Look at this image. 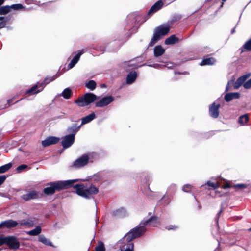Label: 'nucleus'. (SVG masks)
Listing matches in <instances>:
<instances>
[{
  "label": "nucleus",
  "mask_w": 251,
  "mask_h": 251,
  "mask_svg": "<svg viewBox=\"0 0 251 251\" xmlns=\"http://www.w3.org/2000/svg\"><path fill=\"white\" fill-rule=\"evenodd\" d=\"M159 223V219L156 217H151L147 220L144 219L137 227L131 229L130 232L127 233L124 236V239L129 241L139 237L145 232V226H157Z\"/></svg>",
  "instance_id": "1"
},
{
  "label": "nucleus",
  "mask_w": 251,
  "mask_h": 251,
  "mask_svg": "<svg viewBox=\"0 0 251 251\" xmlns=\"http://www.w3.org/2000/svg\"><path fill=\"white\" fill-rule=\"evenodd\" d=\"M78 181V179H75L48 183L46 184L48 187L43 189V193L46 195H52L54 194L56 191H59L72 187L73 184Z\"/></svg>",
  "instance_id": "2"
},
{
  "label": "nucleus",
  "mask_w": 251,
  "mask_h": 251,
  "mask_svg": "<svg viewBox=\"0 0 251 251\" xmlns=\"http://www.w3.org/2000/svg\"><path fill=\"white\" fill-rule=\"evenodd\" d=\"M170 29V26L167 24L161 25L157 27L154 31L153 36L149 44V46H152L162 36L167 34Z\"/></svg>",
  "instance_id": "3"
},
{
  "label": "nucleus",
  "mask_w": 251,
  "mask_h": 251,
  "mask_svg": "<svg viewBox=\"0 0 251 251\" xmlns=\"http://www.w3.org/2000/svg\"><path fill=\"white\" fill-rule=\"evenodd\" d=\"M98 192V188L92 184L84 185L79 183V196L81 197L90 199L93 195L97 194Z\"/></svg>",
  "instance_id": "4"
},
{
  "label": "nucleus",
  "mask_w": 251,
  "mask_h": 251,
  "mask_svg": "<svg viewBox=\"0 0 251 251\" xmlns=\"http://www.w3.org/2000/svg\"><path fill=\"white\" fill-rule=\"evenodd\" d=\"M250 75V74L242 75L239 77L236 82H234L233 80L229 81L226 86V91H228L230 90L232 86L234 87L235 89H238L242 85L244 86V84L246 82V80Z\"/></svg>",
  "instance_id": "5"
},
{
  "label": "nucleus",
  "mask_w": 251,
  "mask_h": 251,
  "mask_svg": "<svg viewBox=\"0 0 251 251\" xmlns=\"http://www.w3.org/2000/svg\"><path fill=\"white\" fill-rule=\"evenodd\" d=\"M44 197L43 193L35 190H30L25 194L22 196V198L25 201H28L31 200L39 199Z\"/></svg>",
  "instance_id": "6"
},
{
  "label": "nucleus",
  "mask_w": 251,
  "mask_h": 251,
  "mask_svg": "<svg viewBox=\"0 0 251 251\" xmlns=\"http://www.w3.org/2000/svg\"><path fill=\"white\" fill-rule=\"evenodd\" d=\"M97 158V155L96 153H89L83 155L79 157V167L84 166L89 163L93 162Z\"/></svg>",
  "instance_id": "7"
},
{
  "label": "nucleus",
  "mask_w": 251,
  "mask_h": 251,
  "mask_svg": "<svg viewBox=\"0 0 251 251\" xmlns=\"http://www.w3.org/2000/svg\"><path fill=\"white\" fill-rule=\"evenodd\" d=\"M99 98L93 93H87L81 98H79V106H84L95 101Z\"/></svg>",
  "instance_id": "8"
},
{
  "label": "nucleus",
  "mask_w": 251,
  "mask_h": 251,
  "mask_svg": "<svg viewBox=\"0 0 251 251\" xmlns=\"http://www.w3.org/2000/svg\"><path fill=\"white\" fill-rule=\"evenodd\" d=\"M6 245L10 249L17 250L20 247V242L17 238L14 236H6Z\"/></svg>",
  "instance_id": "9"
},
{
  "label": "nucleus",
  "mask_w": 251,
  "mask_h": 251,
  "mask_svg": "<svg viewBox=\"0 0 251 251\" xmlns=\"http://www.w3.org/2000/svg\"><path fill=\"white\" fill-rule=\"evenodd\" d=\"M114 100V98L112 96H106L103 97L95 103V106L97 107H103L106 106Z\"/></svg>",
  "instance_id": "10"
},
{
  "label": "nucleus",
  "mask_w": 251,
  "mask_h": 251,
  "mask_svg": "<svg viewBox=\"0 0 251 251\" xmlns=\"http://www.w3.org/2000/svg\"><path fill=\"white\" fill-rule=\"evenodd\" d=\"M75 134H71L66 135L62 138L61 143L64 149H67L73 145L75 141Z\"/></svg>",
  "instance_id": "11"
},
{
  "label": "nucleus",
  "mask_w": 251,
  "mask_h": 251,
  "mask_svg": "<svg viewBox=\"0 0 251 251\" xmlns=\"http://www.w3.org/2000/svg\"><path fill=\"white\" fill-rule=\"evenodd\" d=\"M23 8V5L21 4H15L11 6L6 5L0 7V14L5 15L8 13L11 9L14 10H19Z\"/></svg>",
  "instance_id": "12"
},
{
  "label": "nucleus",
  "mask_w": 251,
  "mask_h": 251,
  "mask_svg": "<svg viewBox=\"0 0 251 251\" xmlns=\"http://www.w3.org/2000/svg\"><path fill=\"white\" fill-rule=\"evenodd\" d=\"M19 223L12 219L7 220L0 223V229H10L16 227Z\"/></svg>",
  "instance_id": "13"
},
{
  "label": "nucleus",
  "mask_w": 251,
  "mask_h": 251,
  "mask_svg": "<svg viewBox=\"0 0 251 251\" xmlns=\"http://www.w3.org/2000/svg\"><path fill=\"white\" fill-rule=\"evenodd\" d=\"M60 140V138L54 136H50L46 138L45 140L42 141V145L44 147L49 146L51 145L56 144Z\"/></svg>",
  "instance_id": "14"
},
{
  "label": "nucleus",
  "mask_w": 251,
  "mask_h": 251,
  "mask_svg": "<svg viewBox=\"0 0 251 251\" xmlns=\"http://www.w3.org/2000/svg\"><path fill=\"white\" fill-rule=\"evenodd\" d=\"M220 107V104H218L216 105L215 103H213L209 106V114L211 117L216 118L219 116V108Z\"/></svg>",
  "instance_id": "15"
},
{
  "label": "nucleus",
  "mask_w": 251,
  "mask_h": 251,
  "mask_svg": "<svg viewBox=\"0 0 251 251\" xmlns=\"http://www.w3.org/2000/svg\"><path fill=\"white\" fill-rule=\"evenodd\" d=\"M43 90V88L40 86V83L37 82L36 84L33 86L31 88L26 91V94L29 95L36 94Z\"/></svg>",
  "instance_id": "16"
},
{
  "label": "nucleus",
  "mask_w": 251,
  "mask_h": 251,
  "mask_svg": "<svg viewBox=\"0 0 251 251\" xmlns=\"http://www.w3.org/2000/svg\"><path fill=\"white\" fill-rule=\"evenodd\" d=\"M240 94L238 92L228 93L225 95L224 98L226 101L229 102L233 99L239 98Z\"/></svg>",
  "instance_id": "17"
},
{
  "label": "nucleus",
  "mask_w": 251,
  "mask_h": 251,
  "mask_svg": "<svg viewBox=\"0 0 251 251\" xmlns=\"http://www.w3.org/2000/svg\"><path fill=\"white\" fill-rule=\"evenodd\" d=\"M163 2L162 0L158 1L156 2L150 9L149 14L153 13L159 10L163 6Z\"/></svg>",
  "instance_id": "18"
},
{
  "label": "nucleus",
  "mask_w": 251,
  "mask_h": 251,
  "mask_svg": "<svg viewBox=\"0 0 251 251\" xmlns=\"http://www.w3.org/2000/svg\"><path fill=\"white\" fill-rule=\"evenodd\" d=\"M165 49L160 45H157L154 48V55L158 57L163 55L165 52Z\"/></svg>",
  "instance_id": "19"
},
{
  "label": "nucleus",
  "mask_w": 251,
  "mask_h": 251,
  "mask_svg": "<svg viewBox=\"0 0 251 251\" xmlns=\"http://www.w3.org/2000/svg\"><path fill=\"white\" fill-rule=\"evenodd\" d=\"M96 118V114L94 112L83 117L81 119V125L86 124L90 123Z\"/></svg>",
  "instance_id": "20"
},
{
  "label": "nucleus",
  "mask_w": 251,
  "mask_h": 251,
  "mask_svg": "<svg viewBox=\"0 0 251 251\" xmlns=\"http://www.w3.org/2000/svg\"><path fill=\"white\" fill-rule=\"evenodd\" d=\"M112 213L116 217H122L126 215V211L124 208H120L113 211Z\"/></svg>",
  "instance_id": "21"
},
{
  "label": "nucleus",
  "mask_w": 251,
  "mask_h": 251,
  "mask_svg": "<svg viewBox=\"0 0 251 251\" xmlns=\"http://www.w3.org/2000/svg\"><path fill=\"white\" fill-rule=\"evenodd\" d=\"M124 237L123 238V242H127L128 243L126 245H125L122 249H121V251H133L134 249V244L133 243L130 242L132 240L128 241L127 240H125L124 239Z\"/></svg>",
  "instance_id": "22"
},
{
  "label": "nucleus",
  "mask_w": 251,
  "mask_h": 251,
  "mask_svg": "<svg viewBox=\"0 0 251 251\" xmlns=\"http://www.w3.org/2000/svg\"><path fill=\"white\" fill-rule=\"evenodd\" d=\"M216 62L215 59L213 57L205 58L203 59L200 63L201 66L213 65Z\"/></svg>",
  "instance_id": "23"
},
{
  "label": "nucleus",
  "mask_w": 251,
  "mask_h": 251,
  "mask_svg": "<svg viewBox=\"0 0 251 251\" xmlns=\"http://www.w3.org/2000/svg\"><path fill=\"white\" fill-rule=\"evenodd\" d=\"M56 78V76L55 75H53L52 76H47L43 81L42 83H40V86L44 88L46 85L48 84L49 83L53 81Z\"/></svg>",
  "instance_id": "24"
},
{
  "label": "nucleus",
  "mask_w": 251,
  "mask_h": 251,
  "mask_svg": "<svg viewBox=\"0 0 251 251\" xmlns=\"http://www.w3.org/2000/svg\"><path fill=\"white\" fill-rule=\"evenodd\" d=\"M137 73L135 72H130L127 75L126 82L128 84L132 83L136 79Z\"/></svg>",
  "instance_id": "25"
},
{
  "label": "nucleus",
  "mask_w": 251,
  "mask_h": 251,
  "mask_svg": "<svg viewBox=\"0 0 251 251\" xmlns=\"http://www.w3.org/2000/svg\"><path fill=\"white\" fill-rule=\"evenodd\" d=\"M178 39L175 35H172L165 41V44L166 45L174 44L178 41Z\"/></svg>",
  "instance_id": "26"
},
{
  "label": "nucleus",
  "mask_w": 251,
  "mask_h": 251,
  "mask_svg": "<svg viewBox=\"0 0 251 251\" xmlns=\"http://www.w3.org/2000/svg\"><path fill=\"white\" fill-rule=\"evenodd\" d=\"M14 97L13 98L9 99L7 100V103H5V102H3V101L0 102V110L4 109L6 108L7 107L10 106L12 104L11 102H12L14 100Z\"/></svg>",
  "instance_id": "27"
},
{
  "label": "nucleus",
  "mask_w": 251,
  "mask_h": 251,
  "mask_svg": "<svg viewBox=\"0 0 251 251\" xmlns=\"http://www.w3.org/2000/svg\"><path fill=\"white\" fill-rule=\"evenodd\" d=\"M39 241L42 243L44 245L53 247V245L50 241L47 239L44 236L41 235L39 237Z\"/></svg>",
  "instance_id": "28"
},
{
  "label": "nucleus",
  "mask_w": 251,
  "mask_h": 251,
  "mask_svg": "<svg viewBox=\"0 0 251 251\" xmlns=\"http://www.w3.org/2000/svg\"><path fill=\"white\" fill-rule=\"evenodd\" d=\"M41 227L39 226H37L35 228L27 232L28 234L31 236H36L41 232Z\"/></svg>",
  "instance_id": "29"
},
{
  "label": "nucleus",
  "mask_w": 251,
  "mask_h": 251,
  "mask_svg": "<svg viewBox=\"0 0 251 251\" xmlns=\"http://www.w3.org/2000/svg\"><path fill=\"white\" fill-rule=\"evenodd\" d=\"M85 87L91 91L94 90L96 87V83L94 80H89L85 83Z\"/></svg>",
  "instance_id": "30"
},
{
  "label": "nucleus",
  "mask_w": 251,
  "mask_h": 251,
  "mask_svg": "<svg viewBox=\"0 0 251 251\" xmlns=\"http://www.w3.org/2000/svg\"><path fill=\"white\" fill-rule=\"evenodd\" d=\"M72 95V91L70 88H65L62 93V96L66 99H69Z\"/></svg>",
  "instance_id": "31"
},
{
  "label": "nucleus",
  "mask_w": 251,
  "mask_h": 251,
  "mask_svg": "<svg viewBox=\"0 0 251 251\" xmlns=\"http://www.w3.org/2000/svg\"><path fill=\"white\" fill-rule=\"evenodd\" d=\"M78 61V53L75 54V57L71 60L70 63L68 64V69L72 68Z\"/></svg>",
  "instance_id": "32"
},
{
  "label": "nucleus",
  "mask_w": 251,
  "mask_h": 251,
  "mask_svg": "<svg viewBox=\"0 0 251 251\" xmlns=\"http://www.w3.org/2000/svg\"><path fill=\"white\" fill-rule=\"evenodd\" d=\"M12 166L11 163H9L0 167V174L4 173L9 170Z\"/></svg>",
  "instance_id": "33"
},
{
  "label": "nucleus",
  "mask_w": 251,
  "mask_h": 251,
  "mask_svg": "<svg viewBox=\"0 0 251 251\" xmlns=\"http://www.w3.org/2000/svg\"><path fill=\"white\" fill-rule=\"evenodd\" d=\"M248 121V117L246 115H242L239 118L238 122L241 125H244Z\"/></svg>",
  "instance_id": "34"
},
{
  "label": "nucleus",
  "mask_w": 251,
  "mask_h": 251,
  "mask_svg": "<svg viewBox=\"0 0 251 251\" xmlns=\"http://www.w3.org/2000/svg\"><path fill=\"white\" fill-rule=\"evenodd\" d=\"M206 184L213 189H216L220 187V184L218 182H212L210 181L207 182Z\"/></svg>",
  "instance_id": "35"
},
{
  "label": "nucleus",
  "mask_w": 251,
  "mask_h": 251,
  "mask_svg": "<svg viewBox=\"0 0 251 251\" xmlns=\"http://www.w3.org/2000/svg\"><path fill=\"white\" fill-rule=\"evenodd\" d=\"M101 175L99 173H97L95 174L93 176H92V178L91 179L95 181L99 182L100 180H101Z\"/></svg>",
  "instance_id": "36"
},
{
  "label": "nucleus",
  "mask_w": 251,
  "mask_h": 251,
  "mask_svg": "<svg viewBox=\"0 0 251 251\" xmlns=\"http://www.w3.org/2000/svg\"><path fill=\"white\" fill-rule=\"evenodd\" d=\"M244 48L247 50H251V39L247 41L244 45Z\"/></svg>",
  "instance_id": "37"
},
{
  "label": "nucleus",
  "mask_w": 251,
  "mask_h": 251,
  "mask_svg": "<svg viewBox=\"0 0 251 251\" xmlns=\"http://www.w3.org/2000/svg\"><path fill=\"white\" fill-rule=\"evenodd\" d=\"M96 251H105L104 246L102 242L99 243L98 245L96 247Z\"/></svg>",
  "instance_id": "38"
},
{
  "label": "nucleus",
  "mask_w": 251,
  "mask_h": 251,
  "mask_svg": "<svg viewBox=\"0 0 251 251\" xmlns=\"http://www.w3.org/2000/svg\"><path fill=\"white\" fill-rule=\"evenodd\" d=\"M33 223L32 221H25L24 220L23 222L20 223V225L21 226H33Z\"/></svg>",
  "instance_id": "39"
},
{
  "label": "nucleus",
  "mask_w": 251,
  "mask_h": 251,
  "mask_svg": "<svg viewBox=\"0 0 251 251\" xmlns=\"http://www.w3.org/2000/svg\"><path fill=\"white\" fill-rule=\"evenodd\" d=\"M192 188V186L190 184H186L183 186L182 190L185 192H189Z\"/></svg>",
  "instance_id": "40"
},
{
  "label": "nucleus",
  "mask_w": 251,
  "mask_h": 251,
  "mask_svg": "<svg viewBox=\"0 0 251 251\" xmlns=\"http://www.w3.org/2000/svg\"><path fill=\"white\" fill-rule=\"evenodd\" d=\"M28 168V166L27 165H25V164H22V165H21L20 166H19L16 170L18 172L20 173L22 171L25 169H27Z\"/></svg>",
  "instance_id": "41"
},
{
  "label": "nucleus",
  "mask_w": 251,
  "mask_h": 251,
  "mask_svg": "<svg viewBox=\"0 0 251 251\" xmlns=\"http://www.w3.org/2000/svg\"><path fill=\"white\" fill-rule=\"evenodd\" d=\"M247 185L244 184H238L233 186V187L235 189H243L247 188Z\"/></svg>",
  "instance_id": "42"
},
{
  "label": "nucleus",
  "mask_w": 251,
  "mask_h": 251,
  "mask_svg": "<svg viewBox=\"0 0 251 251\" xmlns=\"http://www.w3.org/2000/svg\"><path fill=\"white\" fill-rule=\"evenodd\" d=\"M244 87L245 89H250L251 88V78L244 84Z\"/></svg>",
  "instance_id": "43"
},
{
  "label": "nucleus",
  "mask_w": 251,
  "mask_h": 251,
  "mask_svg": "<svg viewBox=\"0 0 251 251\" xmlns=\"http://www.w3.org/2000/svg\"><path fill=\"white\" fill-rule=\"evenodd\" d=\"M6 237H1L0 236V246H2L3 244H6Z\"/></svg>",
  "instance_id": "44"
},
{
  "label": "nucleus",
  "mask_w": 251,
  "mask_h": 251,
  "mask_svg": "<svg viewBox=\"0 0 251 251\" xmlns=\"http://www.w3.org/2000/svg\"><path fill=\"white\" fill-rule=\"evenodd\" d=\"M6 179L5 175L0 176V186H1Z\"/></svg>",
  "instance_id": "45"
},
{
  "label": "nucleus",
  "mask_w": 251,
  "mask_h": 251,
  "mask_svg": "<svg viewBox=\"0 0 251 251\" xmlns=\"http://www.w3.org/2000/svg\"><path fill=\"white\" fill-rule=\"evenodd\" d=\"M177 226H175V225H170L169 226H167L166 228L168 230H175L176 229V228H177Z\"/></svg>",
  "instance_id": "46"
},
{
  "label": "nucleus",
  "mask_w": 251,
  "mask_h": 251,
  "mask_svg": "<svg viewBox=\"0 0 251 251\" xmlns=\"http://www.w3.org/2000/svg\"><path fill=\"white\" fill-rule=\"evenodd\" d=\"M71 167H75L76 168H78V158L76 159L72 165L70 166Z\"/></svg>",
  "instance_id": "47"
},
{
  "label": "nucleus",
  "mask_w": 251,
  "mask_h": 251,
  "mask_svg": "<svg viewBox=\"0 0 251 251\" xmlns=\"http://www.w3.org/2000/svg\"><path fill=\"white\" fill-rule=\"evenodd\" d=\"M6 25V22L5 21H0V29L3 28Z\"/></svg>",
  "instance_id": "48"
},
{
  "label": "nucleus",
  "mask_w": 251,
  "mask_h": 251,
  "mask_svg": "<svg viewBox=\"0 0 251 251\" xmlns=\"http://www.w3.org/2000/svg\"><path fill=\"white\" fill-rule=\"evenodd\" d=\"M74 188L75 190V192L77 194H78V184H76L74 186Z\"/></svg>",
  "instance_id": "49"
},
{
  "label": "nucleus",
  "mask_w": 251,
  "mask_h": 251,
  "mask_svg": "<svg viewBox=\"0 0 251 251\" xmlns=\"http://www.w3.org/2000/svg\"><path fill=\"white\" fill-rule=\"evenodd\" d=\"M148 66L150 67H151L157 68L158 66H160V65H159L158 64H153V65H148Z\"/></svg>",
  "instance_id": "50"
},
{
  "label": "nucleus",
  "mask_w": 251,
  "mask_h": 251,
  "mask_svg": "<svg viewBox=\"0 0 251 251\" xmlns=\"http://www.w3.org/2000/svg\"><path fill=\"white\" fill-rule=\"evenodd\" d=\"M223 189H226L229 187V185L228 184H226L223 186L222 187Z\"/></svg>",
  "instance_id": "51"
},
{
  "label": "nucleus",
  "mask_w": 251,
  "mask_h": 251,
  "mask_svg": "<svg viewBox=\"0 0 251 251\" xmlns=\"http://www.w3.org/2000/svg\"><path fill=\"white\" fill-rule=\"evenodd\" d=\"M4 2V0H0V6H1L2 4H3Z\"/></svg>",
  "instance_id": "52"
},
{
  "label": "nucleus",
  "mask_w": 251,
  "mask_h": 251,
  "mask_svg": "<svg viewBox=\"0 0 251 251\" xmlns=\"http://www.w3.org/2000/svg\"><path fill=\"white\" fill-rule=\"evenodd\" d=\"M78 102H79V100H78V98H77L75 100V102L76 104H78Z\"/></svg>",
  "instance_id": "53"
},
{
  "label": "nucleus",
  "mask_w": 251,
  "mask_h": 251,
  "mask_svg": "<svg viewBox=\"0 0 251 251\" xmlns=\"http://www.w3.org/2000/svg\"><path fill=\"white\" fill-rule=\"evenodd\" d=\"M4 17H0V21H4Z\"/></svg>",
  "instance_id": "54"
},
{
  "label": "nucleus",
  "mask_w": 251,
  "mask_h": 251,
  "mask_svg": "<svg viewBox=\"0 0 251 251\" xmlns=\"http://www.w3.org/2000/svg\"><path fill=\"white\" fill-rule=\"evenodd\" d=\"M221 212H222V210H221L219 212V213H218V217H219V216H220V213H221Z\"/></svg>",
  "instance_id": "55"
},
{
  "label": "nucleus",
  "mask_w": 251,
  "mask_h": 251,
  "mask_svg": "<svg viewBox=\"0 0 251 251\" xmlns=\"http://www.w3.org/2000/svg\"><path fill=\"white\" fill-rule=\"evenodd\" d=\"M22 99H21L20 100L16 101L15 103H17V102H18L19 101L21 100Z\"/></svg>",
  "instance_id": "56"
},
{
  "label": "nucleus",
  "mask_w": 251,
  "mask_h": 251,
  "mask_svg": "<svg viewBox=\"0 0 251 251\" xmlns=\"http://www.w3.org/2000/svg\"><path fill=\"white\" fill-rule=\"evenodd\" d=\"M234 31H235L234 29H232V30L231 31V33H233L234 32Z\"/></svg>",
  "instance_id": "57"
},
{
  "label": "nucleus",
  "mask_w": 251,
  "mask_h": 251,
  "mask_svg": "<svg viewBox=\"0 0 251 251\" xmlns=\"http://www.w3.org/2000/svg\"><path fill=\"white\" fill-rule=\"evenodd\" d=\"M83 53V52H80L79 51V56L81 55V54Z\"/></svg>",
  "instance_id": "58"
},
{
  "label": "nucleus",
  "mask_w": 251,
  "mask_h": 251,
  "mask_svg": "<svg viewBox=\"0 0 251 251\" xmlns=\"http://www.w3.org/2000/svg\"><path fill=\"white\" fill-rule=\"evenodd\" d=\"M126 64L128 65V66H130V65L129 64V63H127Z\"/></svg>",
  "instance_id": "59"
},
{
  "label": "nucleus",
  "mask_w": 251,
  "mask_h": 251,
  "mask_svg": "<svg viewBox=\"0 0 251 251\" xmlns=\"http://www.w3.org/2000/svg\"><path fill=\"white\" fill-rule=\"evenodd\" d=\"M249 231H251V228H250V229H249Z\"/></svg>",
  "instance_id": "60"
},
{
  "label": "nucleus",
  "mask_w": 251,
  "mask_h": 251,
  "mask_svg": "<svg viewBox=\"0 0 251 251\" xmlns=\"http://www.w3.org/2000/svg\"><path fill=\"white\" fill-rule=\"evenodd\" d=\"M187 74L186 72H185L184 73H183V74Z\"/></svg>",
  "instance_id": "61"
}]
</instances>
